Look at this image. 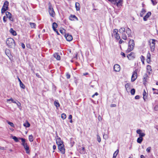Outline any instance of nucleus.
Instances as JSON below:
<instances>
[{
  "label": "nucleus",
  "mask_w": 158,
  "mask_h": 158,
  "mask_svg": "<svg viewBox=\"0 0 158 158\" xmlns=\"http://www.w3.org/2000/svg\"><path fill=\"white\" fill-rule=\"evenodd\" d=\"M6 42L8 47L11 48H15V44L13 39L10 38H8L6 40Z\"/></svg>",
  "instance_id": "obj_1"
},
{
  "label": "nucleus",
  "mask_w": 158,
  "mask_h": 158,
  "mask_svg": "<svg viewBox=\"0 0 158 158\" xmlns=\"http://www.w3.org/2000/svg\"><path fill=\"white\" fill-rule=\"evenodd\" d=\"M135 46L134 40H133L130 39L128 42V46L127 52H129L133 50Z\"/></svg>",
  "instance_id": "obj_2"
},
{
  "label": "nucleus",
  "mask_w": 158,
  "mask_h": 158,
  "mask_svg": "<svg viewBox=\"0 0 158 158\" xmlns=\"http://www.w3.org/2000/svg\"><path fill=\"white\" fill-rule=\"evenodd\" d=\"M9 4V2L8 1H6L5 2L1 9L2 13H4L5 11L8 10Z\"/></svg>",
  "instance_id": "obj_3"
},
{
  "label": "nucleus",
  "mask_w": 158,
  "mask_h": 158,
  "mask_svg": "<svg viewBox=\"0 0 158 158\" xmlns=\"http://www.w3.org/2000/svg\"><path fill=\"white\" fill-rule=\"evenodd\" d=\"M48 12L50 16L53 17L55 16V13L52 6L51 5H50L49 6Z\"/></svg>",
  "instance_id": "obj_4"
},
{
  "label": "nucleus",
  "mask_w": 158,
  "mask_h": 158,
  "mask_svg": "<svg viewBox=\"0 0 158 158\" xmlns=\"http://www.w3.org/2000/svg\"><path fill=\"white\" fill-rule=\"evenodd\" d=\"M137 69H135V71L133 72L131 78V81L132 82L134 81L137 77Z\"/></svg>",
  "instance_id": "obj_5"
},
{
  "label": "nucleus",
  "mask_w": 158,
  "mask_h": 158,
  "mask_svg": "<svg viewBox=\"0 0 158 158\" xmlns=\"http://www.w3.org/2000/svg\"><path fill=\"white\" fill-rule=\"evenodd\" d=\"M156 40L154 39H152V42L150 43V47L151 48V51L153 52L154 51L155 48V42Z\"/></svg>",
  "instance_id": "obj_6"
},
{
  "label": "nucleus",
  "mask_w": 158,
  "mask_h": 158,
  "mask_svg": "<svg viewBox=\"0 0 158 158\" xmlns=\"http://www.w3.org/2000/svg\"><path fill=\"white\" fill-rule=\"evenodd\" d=\"M58 149L62 154H64L65 153V148L64 147V144H62L58 146Z\"/></svg>",
  "instance_id": "obj_7"
},
{
  "label": "nucleus",
  "mask_w": 158,
  "mask_h": 158,
  "mask_svg": "<svg viewBox=\"0 0 158 158\" xmlns=\"http://www.w3.org/2000/svg\"><path fill=\"white\" fill-rule=\"evenodd\" d=\"M142 131L140 129H138L136 131L137 133L139 134V137L143 138L145 135V134L143 132H142Z\"/></svg>",
  "instance_id": "obj_8"
},
{
  "label": "nucleus",
  "mask_w": 158,
  "mask_h": 158,
  "mask_svg": "<svg viewBox=\"0 0 158 158\" xmlns=\"http://www.w3.org/2000/svg\"><path fill=\"white\" fill-rule=\"evenodd\" d=\"M135 54L132 52H131L130 54H129L127 56V57L130 60H132L133 59L135 58Z\"/></svg>",
  "instance_id": "obj_9"
},
{
  "label": "nucleus",
  "mask_w": 158,
  "mask_h": 158,
  "mask_svg": "<svg viewBox=\"0 0 158 158\" xmlns=\"http://www.w3.org/2000/svg\"><path fill=\"white\" fill-rule=\"evenodd\" d=\"M6 15L7 17L10 20L12 21H13V19L12 16L10 12L8 11H6Z\"/></svg>",
  "instance_id": "obj_10"
},
{
  "label": "nucleus",
  "mask_w": 158,
  "mask_h": 158,
  "mask_svg": "<svg viewBox=\"0 0 158 158\" xmlns=\"http://www.w3.org/2000/svg\"><path fill=\"white\" fill-rule=\"evenodd\" d=\"M64 36L66 38V40L69 41H71L73 39L72 36L69 34H65Z\"/></svg>",
  "instance_id": "obj_11"
},
{
  "label": "nucleus",
  "mask_w": 158,
  "mask_h": 158,
  "mask_svg": "<svg viewBox=\"0 0 158 158\" xmlns=\"http://www.w3.org/2000/svg\"><path fill=\"white\" fill-rule=\"evenodd\" d=\"M126 33L127 34L128 37H132V32L131 30L129 28L126 29Z\"/></svg>",
  "instance_id": "obj_12"
},
{
  "label": "nucleus",
  "mask_w": 158,
  "mask_h": 158,
  "mask_svg": "<svg viewBox=\"0 0 158 158\" xmlns=\"http://www.w3.org/2000/svg\"><path fill=\"white\" fill-rule=\"evenodd\" d=\"M114 71L118 72L120 70V66L118 64H115L114 67Z\"/></svg>",
  "instance_id": "obj_13"
},
{
  "label": "nucleus",
  "mask_w": 158,
  "mask_h": 158,
  "mask_svg": "<svg viewBox=\"0 0 158 158\" xmlns=\"http://www.w3.org/2000/svg\"><path fill=\"white\" fill-rule=\"evenodd\" d=\"M56 143L58 145L63 144V142L61 140L60 138H58L56 140Z\"/></svg>",
  "instance_id": "obj_14"
},
{
  "label": "nucleus",
  "mask_w": 158,
  "mask_h": 158,
  "mask_svg": "<svg viewBox=\"0 0 158 158\" xmlns=\"http://www.w3.org/2000/svg\"><path fill=\"white\" fill-rule=\"evenodd\" d=\"M151 13L150 12H148L146 15L143 17V19L144 21H146L148 18L151 15Z\"/></svg>",
  "instance_id": "obj_15"
},
{
  "label": "nucleus",
  "mask_w": 158,
  "mask_h": 158,
  "mask_svg": "<svg viewBox=\"0 0 158 158\" xmlns=\"http://www.w3.org/2000/svg\"><path fill=\"white\" fill-rule=\"evenodd\" d=\"M122 0H115V2L114 4L118 6H121Z\"/></svg>",
  "instance_id": "obj_16"
},
{
  "label": "nucleus",
  "mask_w": 158,
  "mask_h": 158,
  "mask_svg": "<svg viewBox=\"0 0 158 158\" xmlns=\"http://www.w3.org/2000/svg\"><path fill=\"white\" fill-rule=\"evenodd\" d=\"M151 54L149 52H148L147 54V62L148 64H149L151 62Z\"/></svg>",
  "instance_id": "obj_17"
},
{
  "label": "nucleus",
  "mask_w": 158,
  "mask_h": 158,
  "mask_svg": "<svg viewBox=\"0 0 158 158\" xmlns=\"http://www.w3.org/2000/svg\"><path fill=\"white\" fill-rule=\"evenodd\" d=\"M53 56L57 60H60V56L58 53H55L54 54Z\"/></svg>",
  "instance_id": "obj_18"
},
{
  "label": "nucleus",
  "mask_w": 158,
  "mask_h": 158,
  "mask_svg": "<svg viewBox=\"0 0 158 158\" xmlns=\"http://www.w3.org/2000/svg\"><path fill=\"white\" fill-rule=\"evenodd\" d=\"M75 7L77 11H79L80 9V6L79 3L76 2L75 3Z\"/></svg>",
  "instance_id": "obj_19"
},
{
  "label": "nucleus",
  "mask_w": 158,
  "mask_h": 158,
  "mask_svg": "<svg viewBox=\"0 0 158 158\" xmlns=\"http://www.w3.org/2000/svg\"><path fill=\"white\" fill-rule=\"evenodd\" d=\"M24 148H25L26 152L27 154H29L30 153V150H29V147L28 145L24 146Z\"/></svg>",
  "instance_id": "obj_20"
},
{
  "label": "nucleus",
  "mask_w": 158,
  "mask_h": 158,
  "mask_svg": "<svg viewBox=\"0 0 158 158\" xmlns=\"http://www.w3.org/2000/svg\"><path fill=\"white\" fill-rule=\"evenodd\" d=\"M130 85L129 83H127L125 85V87L126 88V91L127 92H128L130 89Z\"/></svg>",
  "instance_id": "obj_21"
},
{
  "label": "nucleus",
  "mask_w": 158,
  "mask_h": 158,
  "mask_svg": "<svg viewBox=\"0 0 158 158\" xmlns=\"http://www.w3.org/2000/svg\"><path fill=\"white\" fill-rule=\"evenodd\" d=\"M57 27V24L55 22H54L53 23L52 25V27L54 31H56V29Z\"/></svg>",
  "instance_id": "obj_22"
},
{
  "label": "nucleus",
  "mask_w": 158,
  "mask_h": 158,
  "mask_svg": "<svg viewBox=\"0 0 158 158\" xmlns=\"http://www.w3.org/2000/svg\"><path fill=\"white\" fill-rule=\"evenodd\" d=\"M148 77V76L147 74H145L144 75L143 81L144 84L147 82L146 80Z\"/></svg>",
  "instance_id": "obj_23"
},
{
  "label": "nucleus",
  "mask_w": 158,
  "mask_h": 158,
  "mask_svg": "<svg viewBox=\"0 0 158 158\" xmlns=\"http://www.w3.org/2000/svg\"><path fill=\"white\" fill-rule=\"evenodd\" d=\"M10 33L13 35L15 36L17 35L16 32L12 28H10Z\"/></svg>",
  "instance_id": "obj_24"
},
{
  "label": "nucleus",
  "mask_w": 158,
  "mask_h": 158,
  "mask_svg": "<svg viewBox=\"0 0 158 158\" xmlns=\"http://www.w3.org/2000/svg\"><path fill=\"white\" fill-rule=\"evenodd\" d=\"M54 104L56 108L59 107L60 106V104L58 100H56L54 102Z\"/></svg>",
  "instance_id": "obj_25"
},
{
  "label": "nucleus",
  "mask_w": 158,
  "mask_h": 158,
  "mask_svg": "<svg viewBox=\"0 0 158 158\" xmlns=\"http://www.w3.org/2000/svg\"><path fill=\"white\" fill-rule=\"evenodd\" d=\"M125 31V29L124 27H121L119 30V32L123 33Z\"/></svg>",
  "instance_id": "obj_26"
},
{
  "label": "nucleus",
  "mask_w": 158,
  "mask_h": 158,
  "mask_svg": "<svg viewBox=\"0 0 158 158\" xmlns=\"http://www.w3.org/2000/svg\"><path fill=\"white\" fill-rule=\"evenodd\" d=\"M118 30L117 29H114L113 32V33L112 35V36H114L115 35L117 34L118 33Z\"/></svg>",
  "instance_id": "obj_27"
},
{
  "label": "nucleus",
  "mask_w": 158,
  "mask_h": 158,
  "mask_svg": "<svg viewBox=\"0 0 158 158\" xmlns=\"http://www.w3.org/2000/svg\"><path fill=\"white\" fill-rule=\"evenodd\" d=\"M23 126L26 127H29L30 126V124L27 121L26 122L23 124Z\"/></svg>",
  "instance_id": "obj_28"
},
{
  "label": "nucleus",
  "mask_w": 158,
  "mask_h": 158,
  "mask_svg": "<svg viewBox=\"0 0 158 158\" xmlns=\"http://www.w3.org/2000/svg\"><path fill=\"white\" fill-rule=\"evenodd\" d=\"M146 93L145 90H144L143 92V98L144 101L146 100V99L147 97Z\"/></svg>",
  "instance_id": "obj_29"
},
{
  "label": "nucleus",
  "mask_w": 158,
  "mask_h": 158,
  "mask_svg": "<svg viewBox=\"0 0 158 158\" xmlns=\"http://www.w3.org/2000/svg\"><path fill=\"white\" fill-rule=\"evenodd\" d=\"M143 138L139 137L137 139V141L138 143H141L143 141Z\"/></svg>",
  "instance_id": "obj_30"
},
{
  "label": "nucleus",
  "mask_w": 158,
  "mask_h": 158,
  "mask_svg": "<svg viewBox=\"0 0 158 158\" xmlns=\"http://www.w3.org/2000/svg\"><path fill=\"white\" fill-rule=\"evenodd\" d=\"M76 19L77 20L78 18L75 15H71L70 16V19L71 20H73V19Z\"/></svg>",
  "instance_id": "obj_31"
},
{
  "label": "nucleus",
  "mask_w": 158,
  "mask_h": 158,
  "mask_svg": "<svg viewBox=\"0 0 158 158\" xmlns=\"http://www.w3.org/2000/svg\"><path fill=\"white\" fill-rule=\"evenodd\" d=\"M119 152L118 149H117L115 152L113 154V157H116Z\"/></svg>",
  "instance_id": "obj_32"
},
{
  "label": "nucleus",
  "mask_w": 158,
  "mask_h": 158,
  "mask_svg": "<svg viewBox=\"0 0 158 158\" xmlns=\"http://www.w3.org/2000/svg\"><path fill=\"white\" fill-rule=\"evenodd\" d=\"M147 69L149 73H150V72L152 71V69H151V66L149 65H148L147 66Z\"/></svg>",
  "instance_id": "obj_33"
},
{
  "label": "nucleus",
  "mask_w": 158,
  "mask_h": 158,
  "mask_svg": "<svg viewBox=\"0 0 158 158\" xmlns=\"http://www.w3.org/2000/svg\"><path fill=\"white\" fill-rule=\"evenodd\" d=\"M122 38L123 39L126 40L127 39V36L124 33H123L122 34Z\"/></svg>",
  "instance_id": "obj_34"
},
{
  "label": "nucleus",
  "mask_w": 158,
  "mask_h": 158,
  "mask_svg": "<svg viewBox=\"0 0 158 158\" xmlns=\"http://www.w3.org/2000/svg\"><path fill=\"white\" fill-rule=\"evenodd\" d=\"M146 12L145 10L144 9H142L141 11V13L140 14V16L142 17L143 14H144Z\"/></svg>",
  "instance_id": "obj_35"
},
{
  "label": "nucleus",
  "mask_w": 158,
  "mask_h": 158,
  "mask_svg": "<svg viewBox=\"0 0 158 158\" xmlns=\"http://www.w3.org/2000/svg\"><path fill=\"white\" fill-rule=\"evenodd\" d=\"M29 140L31 142H32L33 141V137L32 135H30L29 136Z\"/></svg>",
  "instance_id": "obj_36"
},
{
  "label": "nucleus",
  "mask_w": 158,
  "mask_h": 158,
  "mask_svg": "<svg viewBox=\"0 0 158 158\" xmlns=\"http://www.w3.org/2000/svg\"><path fill=\"white\" fill-rule=\"evenodd\" d=\"M30 26L32 28H35V24L34 23H30Z\"/></svg>",
  "instance_id": "obj_37"
},
{
  "label": "nucleus",
  "mask_w": 158,
  "mask_h": 158,
  "mask_svg": "<svg viewBox=\"0 0 158 158\" xmlns=\"http://www.w3.org/2000/svg\"><path fill=\"white\" fill-rule=\"evenodd\" d=\"M97 139L99 143H100L101 141V139L100 136H99L98 134L97 135Z\"/></svg>",
  "instance_id": "obj_38"
},
{
  "label": "nucleus",
  "mask_w": 158,
  "mask_h": 158,
  "mask_svg": "<svg viewBox=\"0 0 158 158\" xmlns=\"http://www.w3.org/2000/svg\"><path fill=\"white\" fill-rule=\"evenodd\" d=\"M108 135L107 134L104 133L103 134V138L104 139L106 140L108 139Z\"/></svg>",
  "instance_id": "obj_39"
},
{
  "label": "nucleus",
  "mask_w": 158,
  "mask_h": 158,
  "mask_svg": "<svg viewBox=\"0 0 158 158\" xmlns=\"http://www.w3.org/2000/svg\"><path fill=\"white\" fill-rule=\"evenodd\" d=\"M66 117V114L64 113H63L61 115V118L63 119H64Z\"/></svg>",
  "instance_id": "obj_40"
},
{
  "label": "nucleus",
  "mask_w": 158,
  "mask_h": 158,
  "mask_svg": "<svg viewBox=\"0 0 158 158\" xmlns=\"http://www.w3.org/2000/svg\"><path fill=\"white\" fill-rule=\"evenodd\" d=\"M20 87L23 89H24L25 88V86L22 82H21L20 83Z\"/></svg>",
  "instance_id": "obj_41"
},
{
  "label": "nucleus",
  "mask_w": 158,
  "mask_h": 158,
  "mask_svg": "<svg viewBox=\"0 0 158 158\" xmlns=\"http://www.w3.org/2000/svg\"><path fill=\"white\" fill-rule=\"evenodd\" d=\"M114 36L117 40H119L120 39V36L119 34L118 33L117 34L115 35Z\"/></svg>",
  "instance_id": "obj_42"
},
{
  "label": "nucleus",
  "mask_w": 158,
  "mask_h": 158,
  "mask_svg": "<svg viewBox=\"0 0 158 158\" xmlns=\"http://www.w3.org/2000/svg\"><path fill=\"white\" fill-rule=\"evenodd\" d=\"M135 93V90L134 89H132L131 90V93L132 95H134Z\"/></svg>",
  "instance_id": "obj_43"
},
{
  "label": "nucleus",
  "mask_w": 158,
  "mask_h": 158,
  "mask_svg": "<svg viewBox=\"0 0 158 158\" xmlns=\"http://www.w3.org/2000/svg\"><path fill=\"white\" fill-rule=\"evenodd\" d=\"M12 138L15 140V142H18L19 141L18 138L15 136H12Z\"/></svg>",
  "instance_id": "obj_44"
},
{
  "label": "nucleus",
  "mask_w": 158,
  "mask_h": 158,
  "mask_svg": "<svg viewBox=\"0 0 158 158\" xmlns=\"http://www.w3.org/2000/svg\"><path fill=\"white\" fill-rule=\"evenodd\" d=\"M81 153L82 154L85 153V148L84 147H83L81 148Z\"/></svg>",
  "instance_id": "obj_45"
},
{
  "label": "nucleus",
  "mask_w": 158,
  "mask_h": 158,
  "mask_svg": "<svg viewBox=\"0 0 158 158\" xmlns=\"http://www.w3.org/2000/svg\"><path fill=\"white\" fill-rule=\"evenodd\" d=\"M14 101L13 99L12 98H11L10 99H7L6 100V102L7 103H10L11 102H10V101H11L12 102H13Z\"/></svg>",
  "instance_id": "obj_46"
},
{
  "label": "nucleus",
  "mask_w": 158,
  "mask_h": 158,
  "mask_svg": "<svg viewBox=\"0 0 158 158\" xmlns=\"http://www.w3.org/2000/svg\"><path fill=\"white\" fill-rule=\"evenodd\" d=\"M140 58L141 59V60L143 64H144V57L142 55L140 57Z\"/></svg>",
  "instance_id": "obj_47"
},
{
  "label": "nucleus",
  "mask_w": 158,
  "mask_h": 158,
  "mask_svg": "<svg viewBox=\"0 0 158 158\" xmlns=\"http://www.w3.org/2000/svg\"><path fill=\"white\" fill-rule=\"evenodd\" d=\"M8 124L10 125L11 127H14V124L12 122H8Z\"/></svg>",
  "instance_id": "obj_48"
},
{
  "label": "nucleus",
  "mask_w": 158,
  "mask_h": 158,
  "mask_svg": "<svg viewBox=\"0 0 158 158\" xmlns=\"http://www.w3.org/2000/svg\"><path fill=\"white\" fill-rule=\"evenodd\" d=\"M60 32L63 34H64L65 33V30L64 29H62L60 30Z\"/></svg>",
  "instance_id": "obj_49"
},
{
  "label": "nucleus",
  "mask_w": 158,
  "mask_h": 158,
  "mask_svg": "<svg viewBox=\"0 0 158 158\" xmlns=\"http://www.w3.org/2000/svg\"><path fill=\"white\" fill-rule=\"evenodd\" d=\"M154 110L155 111L158 110V104L155 106L154 107Z\"/></svg>",
  "instance_id": "obj_50"
},
{
  "label": "nucleus",
  "mask_w": 158,
  "mask_h": 158,
  "mask_svg": "<svg viewBox=\"0 0 158 158\" xmlns=\"http://www.w3.org/2000/svg\"><path fill=\"white\" fill-rule=\"evenodd\" d=\"M66 77L67 79H69L70 77V75L69 73H67L66 74Z\"/></svg>",
  "instance_id": "obj_51"
},
{
  "label": "nucleus",
  "mask_w": 158,
  "mask_h": 158,
  "mask_svg": "<svg viewBox=\"0 0 158 158\" xmlns=\"http://www.w3.org/2000/svg\"><path fill=\"white\" fill-rule=\"evenodd\" d=\"M151 149V147H149L147 148L146 151L148 152H150Z\"/></svg>",
  "instance_id": "obj_52"
},
{
  "label": "nucleus",
  "mask_w": 158,
  "mask_h": 158,
  "mask_svg": "<svg viewBox=\"0 0 158 158\" xmlns=\"http://www.w3.org/2000/svg\"><path fill=\"white\" fill-rule=\"evenodd\" d=\"M151 1L153 5H155L157 4V2H155L153 0H151Z\"/></svg>",
  "instance_id": "obj_53"
},
{
  "label": "nucleus",
  "mask_w": 158,
  "mask_h": 158,
  "mask_svg": "<svg viewBox=\"0 0 158 158\" xmlns=\"http://www.w3.org/2000/svg\"><path fill=\"white\" fill-rule=\"evenodd\" d=\"M19 139L21 140V141H22V143H23V142H25V139H24V138H19Z\"/></svg>",
  "instance_id": "obj_54"
},
{
  "label": "nucleus",
  "mask_w": 158,
  "mask_h": 158,
  "mask_svg": "<svg viewBox=\"0 0 158 158\" xmlns=\"http://www.w3.org/2000/svg\"><path fill=\"white\" fill-rule=\"evenodd\" d=\"M21 144L22 145H23L24 147V146H25L27 145V143H26L25 142L22 143Z\"/></svg>",
  "instance_id": "obj_55"
},
{
  "label": "nucleus",
  "mask_w": 158,
  "mask_h": 158,
  "mask_svg": "<svg viewBox=\"0 0 158 158\" xmlns=\"http://www.w3.org/2000/svg\"><path fill=\"white\" fill-rule=\"evenodd\" d=\"M17 101V103H16V104H17V105L18 106H21V103L20 102H19V101Z\"/></svg>",
  "instance_id": "obj_56"
},
{
  "label": "nucleus",
  "mask_w": 158,
  "mask_h": 158,
  "mask_svg": "<svg viewBox=\"0 0 158 158\" xmlns=\"http://www.w3.org/2000/svg\"><path fill=\"white\" fill-rule=\"evenodd\" d=\"M139 98V95H136L135 97V99H138Z\"/></svg>",
  "instance_id": "obj_57"
},
{
  "label": "nucleus",
  "mask_w": 158,
  "mask_h": 158,
  "mask_svg": "<svg viewBox=\"0 0 158 158\" xmlns=\"http://www.w3.org/2000/svg\"><path fill=\"white\" fill-rule=\"evenodd\" d=\"M21 46L23 49H24L25 48V45L23 43L21 44Z\"/></svg>",
  "instance_id": "obj_58"
},
{
  "label": "nucleus",
  "mask_w": 158,
  "mask_h": 158,
  "mask_svg": "<svg viewBox=\"0 0 158 158\" xmlns=\"http://www.w3.org/2000/svg\"><path fill=\"white\" fill-rule=\"evenodd\" d=\"M116 106V105L115 104H111L110 105V107H115Z\"/></svg>",
  "instance_id": "obj_59"
},
{
  "label": "nucleus",
  "mask_w": 158,
  "mask_h": 158,
  "mask_svg": "<svg viewBox=\"0 0 158 158\" xmlns=\"http://www.w3.org/2000/svg\"><path fill=\"white\" fill-rule=\"evenodd\" d=\"M6 17L4 16L3 17V20L4 22L5 23L6 22Z\"/></svg>",
  "instance_id": "obj_60"
},
{
  "label": "nucleus",
  "mask_w": 158,
  "mask_h": 158,
  "mask_svg": "<svg viewBox=\"0 0 158 158\" xmlns=\"http://www.w3.org/2000/svg\"><path fill=\"white\" fill-rule=\"evenodd\" d=\"M154 93L158 94V89H156V91L154 92Z\"/></svg>",
  "instance_id": "obj_61"
},
{
  "label": "nucleus",
  "mask_w": 158,
  "mask_h": 158,
  "mask_svg": "<svg viewBox=\"0 0 158 158\" xmlns=\"http://www.w3.org/2000/svg\"><path fill=\"white\" fill-rule=\"evenodd\" d=\"M121 54L124 57H125V53H123V52H121Z\"/></svg>",
  "instance_id": "obj_62"
},
{
  "label": "nucleus",
  "mask_w": 158,
  "mask_h": 158,
  "mask_svg": "<svg viewBox=\"0 0 158 158\" xmlns=\"http://www.w3.org/2000/svg\"><path fill=\"white\" fill-rule=\"evenodd\" d=\"M72 115H69V116L68 118L70 119H72Z\"/></svg>",
  "instance_id": "obj_63"
},
{
  "label": "nucleus",
  "mask_w": 158,
  "mask_h": 158,
  "mask_svg": "<svg viewBox=\"0 0 158 158\" xmlns=\"http://www.w3.org/2000/svg\"><path fill=\"white\" fill-rule=\"evenodd\" d=\"M124 42V41L123 40H122L121 39L120 40H119V43L120 44H122Z\"/></svg>",
  "instance_id": "obj_64"
}]
</instances>
